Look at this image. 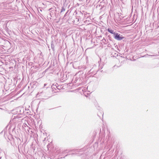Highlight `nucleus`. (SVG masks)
Segmentation results:
<instances>
[{"instance_id":"obj_1","label":"nucleus","mask_w":159,"mask_h":159,"mask_svg":"<svg viewBox=\"0 0 159 159\" xmlns=\"http://www.w3.org/2000/svg\"><path fill=\"white\" fill-rule=\"evenodd\" d=\"M115 38L118 40H120L124 38V37L120 35V34H118V33L115 34Z\"/></svg>"},{"instance_id":"obj_2","label":"nucleus","mask_w":159,"mask_h":159,"mask_svg":"<svg viewBox=\"0 0 159 159\" xmlns=\"http://www.w3.org/2000/svg\"><path fill=\"white\" fill-rule=\"evenodd\" d=\"M107 30L108 31V32H109L110 33H111V34H113L114 35H115V34H116L115 33H114L113 30H110L109 29H108Z\"/></svg>"}]
</instances>
